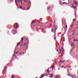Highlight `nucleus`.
Returning a JSON list of instances; mask_svg holds the SVG:
<instances>
[{"instance_id": "nucleus-51", "label": "nucleus", "mask_w": 78, "mask_h": 78, "mask_svg": "<svg viewBox=\"0 0 78 78\" xmlns=\"http://www.w3.org/2000/svg\"><path fill=\"white\" fill-rule=\"evenodd\" d=\"M0 78H1V77H0Z\"/></svg>"}, {"instance_id": "nucleus-5", "label": "nucleus", "mask_w": 78, "mask_h": 78, "mask_svg": "<svg viewBox=\"0 0 78 78\" xmlns=\"http://www.w3.org/2000/svg\"><path fill=\"white\" fill-rule=\"evenodd\" d=\"M53 74H51V75L49 76V77H53Z\"/></svg>"}, {"instance_id": "nucleus-29", "label": "nucleus", "mask_w": 78, "mask_h": 78, "mask_svg": "<svg viewBox=\"0 0 78 78\" xmlns=\"http://www.w3.org/2000/svg\"><path fill=\"white\" fill-rule=\"evenodd\" d=\"M23 9V10H26L25 9Z\"/></svg>"}, {"instance_id": "nucleus-1", "label": "nucleus", "mask_w": 78, "mask_h": 78, "mask_svg": "<svg viewBox=\"0 0 78 78\" xmlns=\"http://www.w3.org/2000/svg\"><path fill=\"white\" fill-rule=\"evenodd\" d=\"M18 26V24L16 23L14 24V27L15 28H19V27Z\"/></svg>"}, {"instance_id": "nucleus-52", "label": "nucleus", "mask_w": 78, "mask_h": 78, "mask_svg": "<svg viewBox=\"0 0 78 78\" xmlns=\"http://www.w3.org/2000/svg\"><path fill=\"white\" fill-rule=\"evenodd\" d=\"M77 41H78V40H77Z\"/></svg>"}, {"instance_id": "nucleus-30", "label": "nucleus", "mask_w": 78, "mask_h": 78, "mask_svg": "<svg viewBox=\"0 0 78 78\" xmlns=\"http://www.w3.org/2000/svg\"><path fill=\"white\" fill-rule=\"evenodd\" d=\"M61 62H63V60H61Z\"/></svg>"}, {"instance_id": "nucleus-10", "label": "nucleus", "mask_w": 78, "mask_h": 78, "mask_svg": "<svg viewBox=\"0 0 78 78\" xmlns=\"http://www.w3.org/2000/svg\"><path fill=\"white\" fill-rule=\"evenodd\" d=\"M50 7H48V10H49V9H50Z\"/></svg>"}, {"instance_id": "nucleus-21", "label": "nucleus", "mask_w": 78, "mask_h": 78, "mask_svg": "<svg viewBox=\"0 0 78 78\" xmlns=\"http://www.w3.org/2000/svg\"><path fill=\"white\" fill-rule=\"evenodd\" d=\"M75 20H76V19H74L73 20V21L74 22V21H75Z\"/></svg>"}, {"instance_id": "nucleus-4", "label": "nucleus", "mask_w": 78, "mask_h": 78, "mask_svg": "<svg viewBox=\"0 0 78 78\" xmlns=\"http://www.w3.org/2000/svg\"><path fill=\"white\" fill-rule=\"evenodd\" d=\"M59 53H61V48H59Z\"/></svg>"}, {"instance_id": "nucleus-3", "label": "nucleus", "mask_w": 78, "mask_h": 78, "mask_svg": "<svg viewBox=\"0 0 78 78\" xmlns=\"http://www.w3.org/2000/svg\"><path fill=\"white\" fill-rule=\"evenodd\" d=\"M23 38H21V42H22V43H23Z\"/></svg>"}, {"instance_id": "nucleus-13", "label": "nucleus", "mask_w": 78, "mask_h": 78, "mask_svg": "<svg viewBox=\"0 0 78 78\" xmlns=\"http://www.w3.org/2000/svg\"><path fill=\"white\" fill-rule=\"evenodd\" d=\"M65 29H67V25H66V27H65Z\"/></svg>"}, {"instance_id": "nucleus-50", "label": "nucleus", "mask_w": 78, "mask_h": 78, "mask_svg": "<svg viewBox=\"0 0 78 78\" xmlns=\"http://www.w3.org/2000/svg\"><path fill=\"white\" fill-rule=\"evenodd\" d=\"M75 15H76V14H75Z\"/></svg>"}, {"instance_id": "nucleus-44", "label": "nucleus", "mask_w": 78, "mask_h": 78, "mask_svg": "<svg viewBox=\"0 0 78 78\" xmlns=\"http://www.w3.org/2000/svg\"><path fill=\"white\" fill-rule=\"evenodd\" d=\"M21 54H22V53H20V55H21Z\"/></svg>"}, {"instance_id": "nucleus-15", "label": "nucleus", "mask_w": 78, "mask_h": 78, "mask_svg": "<svg viewBox=\"0 0 78 78\" xmlns=\"http://www.w3.org/2000/svg\"><path fill=\"white\" fill-rule=\"evenodd\" d=\"M5 70H6L7 69V67H5Z\"/></svg>"}, {"instance_id": "nucleus-34", "label": "nucleus", "mask_w": 78, "mask_h": 78, "mask_svg": "<svg viewBox=\"0 0 78 78\" xmlns=\"http://www.w3.org/2000/svg\"><path fill=\"white\" fill-rule=\"evenodd\" d=\"M68 76H71L69 74H68Z\"/></svg>"}, {"instance_id": "nucleus-37", "label": "nucleus", "mask_w": 78, "mask_h": 78, "mask_svg": "<svg viewBox=\"0 0 78 78\" xmlns=\"http://www.w3.org/2000/svg\"><path fill=\"white\" fill-rule=\"evenodd\" d=\"M55 78H58V76H56Z\"/></svg>"}, {"instance_id": "nucleus-25", "label": "nucleus", "mask_w": 78, "mask_h": 78, "mask_svg": "<svg viewBox=\"0 0 78 78\" xmlns=\"http://www.w3.org/2000/svg\"><path fill=\"white\" fill-rule=\"evenodd\" d=\"M35 22H36V21H34L32 22V23H34Z\"/></svg>"}, {"instance_id": "nucleus-7", "label": "nucleus", "mask_w": 78, "mask_h": 78, "mask_svg": "<svg viewBox=\"0 0 78 78\" xmlns=\"http://www.w3.org/2000/svg\"><path fill=\"white\" fill-rule=\"evenodd\" d=\"M54 67H54V66H51V68H52V69H54Z\"/></svg>"}, {"instance_id": "nucleus-12", "label": "nucleus", "mask_w": 78, "mask_h": 78, "mask_svg": "<svg viewBox=\"0 0 78 78\" xmlns=\"http://www.w3.org/2000/svg\"><path fill=\"white\" fill-rule=\"evenodd\" d=\"M47 72L48 73H50V71H49V69H47Z\"/></svg>"}, {"instance_id": "nucleus-16", "label": "nucleus", "mask_w": 78, "mask_h": 78, "mask_svg": "<svg viewBox=\"0 0 78 78\" xmlns=\"http://www.w3.org/2000/svg\"><path fill=\"white\" fill-rule=\"evenodd\" d=\"M74 4L75 5H77V3L76 2H75L74 3Z\"/></svg>"}, {"instance_id": "nucleus-38", "label": "nucleus", "mask_w": 78, "mask_h": 78, "mask_svg": "<svg viewBox=\"0 0 78 78\" xmlns=\"http://www.w3.org/2000/svg\"><path fill=\"white\" fill-rule=\"evenodd\" d=\"M56 39V37H54V39L55 40V39Z\"/></svg>"}, {"instance_id": "nucleus-2", "label": "nucleus", "mask_w": 78, "mask_h": 78, "mask_svg": "<svg viewBox=\"0 0 78 78\" xmlns=\"http://www.w3.org/2000/svg\"><path fill=\"white\" fill-rule=\"evenodd\" d=\"M44 76H45L44 75V74H42V75H41V78H43V77H44Z\"/></svg>"}, {"instance_id": "nucleus-35", "label": "nucleus", "mask_w": 78, "mask_h": 78, "mask_svg": "<svg viewBox=\"0 0 78 78\" xmlns=\"http://www.w3.org/2000/svg\"><path fill=\"white\" fill-rule=\"evenodd\" d=\"M64 66H62V68H63V67H64Z\"/></svg>"}, {"instance_id": "nucleus-40", "label": "nucleus", "mask_w": 78, "mask_h": 78, "mask_svg": "<svg viewBox=\"0 0 78 78\" xmlns=\"http://www.w3.org/2000/svg\"><path fill=\"white\" fill-rule=\"evenodd\" d=\"M20 1H21V3H22V0H20Z\"/></svg>"}, {"instance_id": "nucleus-20", "label": "nucleus", "mask_w": 78, "mask_h": 78, "mask_svg": "<svg viewBox=\"0 0 78 78\" xmlns=\"http://www.w3.org/2000/svg\"><path fill=\"white\" fill-rule=\"evenodd\" d=\"M17 2H18V3H20V1L19 0H17Z\"/></svg>"}, {"instance_id": "nucleus-18", "label": "nucleus", "mask_w": 78, "mask_h": 78, "mask_svg": "<svg viewBox=\"0 0 78 78\" xmlns=\"http://www.w3.org/2000/svg\"><path fill=\"white\" fill-rule=\"evenodd\" d=\"M20 9H22V6H20Z\"/></svg>"}, {"instance_id": "nucleus-39", "label": "nucleus", "mask_w": 78, "mask_h": 78, "mask_svg": "<svg viewBox=\"0 0 78 78\" xmlns=\"http://www.w3.org/2000/svg\"><path fill=\"white\" fill-rule=\"evenodd\" d=\"M48 76V74H46V76Z\"/></svg>"}, {"instance_id": "nucleus-19", "label": "nucleus", "mask_w": 78, "mask_h": 78, "mask_svg": "<svg viewBox=\"0 0 78 78\" xmlns=\"http://www.w3.org/2000/svg\"><path fill=\"white\" fill-rule=\"evenodd\" d=\"M14 53L15 54H17V53H18V52H15V51H14Z\"/></svg>"}, {"instance_id": "nucleus-11", "label": "nucleus", "mask_w": 78, "mask_h": 78, "mask_svg": "<svg viewBox=\"0 0 78 78\" xmlns=\"http://www.w3.org/2000/svg\"><path fill=\"white\" fill-rule=\"evenodd\" d=\"M53 28H52L51 30V31L52 32V33H53Z\"/></svg>"}, {"instance_id": "nucleus-47", "label": "nucleus", "mask_w": 78, "mask_h": 78, "mask_svg": "<svg viewBox=\"0 0 78 78\" xmlns=\"http://www.w3.org/2000/svg\"><path fill=\"white\" fill-rule=\"evenodd\" d=\"M13 56H14V54L13 55Z\"/></svg>"}, {"instance_id": "nucleus-23", "label": "nucleus", "mask_w": 78, "mask_h": 78, "mask_svg": "<svg viewBox=\"0 0 78 78\" xmlns=\"http://www.w3.org/2000/svg\"><path fill=\"white\" fill-rule=\"evenodd\" d=\"M15 3H17V0H15Z\"/></svg>"}, {"instance_id": "nucleus-8", "label": "nucleus", "mask_w": 78, "mask_h": 78, "mask_svg": "<svg viewBox=\"0 0 78 78\" xmlns=\"http://www.w3.org/2000/svg\"><path fill=\"white\" fill-rule=\"evenodd\" d=\"M66 40V39H65V38H63V42H65V41Z\"/></svg>"}, {"instance_id": "nucleus-22", "label": "nucleus", "mask_w": 78, "mask_h": 78, "mask_svg": "<svg viewBox=\"0 0 78 78\" xmlns=\"http://www.w3.org/2000/svg\"><path fill=\"white\" fill-rule=\"evenodd\" d=\"M30 7H31L30 6L29 7L28 9H27V10H28V9H30Z\"/></svg>"}, {"instance_id": "nucleus-41", "label": "nucleus", "mask_w": 78, "mask_h": 78, "mask_svg": "<svg viewBox=\"0 0 78 78\" xmlns=\"http://www.w3.org/2000/svg\"><path fill=\"white\" fill-rule=\"evenodd\" d=\"M23 3H22V2H21V5H23Z\"/></svg>"}, {"instance_id": "nucleus-45", "label": "nucleus", "mask_w": 78, "mask_h": 78, "mask_svg": "<svg viewBox=\"0 0 78 78\" xmlns=\"http://www.w3.org/2000/svg\"><path fill=\"white\" fill-rule=\"evenodd\" d=\"M77 29H78V27H77Z\"/></svg>"}, {"instance_id": "nucleus-27", "label": "nucleus", "mask_w": 78, "mask_h": 78, "mask_svg": "<svg viewBox=\"0 0 78 78\" xmlns=\"http://www.w3.org/2000/svg\"><path fill=\"white\" fill-rule=\"evenodd\" d=\"M74 8H75V9H76L77 7H74Z\"/></svg>"}, {"instance_id": "nucleus-49", "label": "nucleus", "mask_w": 78, "mask_h": 78, "mask_svg": "<svg viewBox=\"0 0 78 78\" xmlns=\"http://www.w3.org/2000/svg\"><path fill=\"white\" fill-rule=\"evenodd\" d=\"M62 36H61V37H62Z\"/></svg>"}, {"instance_id": "nucleus-36", "label": "nucleus", "mask_w": 78, "mask_h": 78, "mask_svg": "<svg viewBox=\"0 0 78 78\" xmlns=\"http://www.w3.org/2000/svg\"><path fill=\"white\" fill-rule=\"evenodd\" d=\"M73 8H74L75 7H74V5H73Z\"/></svg>"}, {"instance_id": "nucleus-48", "label": "nucleus", "mask_w": 78, "mask_h": 78, "mask_svg": "<svg viewBox=\"0 0 78 78\" xmlns=\"http://www.w3.org/2000/svg\"><path fill=\"white\" fill-rule=\"evenodd\" d=\"M63 1H65V0H63Z\"/></svg>"}, {"instance_id": "nucleus-14", "label": "nucleus", "mask_w": 78, "mask_h": 78, "mask_svg": "<svg viewBox=\"0 0 78 78\" xmlns=\"http://www.w3.org/2000/svg\"><path fill=\"white\" fill-rule=\"evenodd\" d=\"M73 41H78V40L74 39L73 40Z\"/></svg>"}, {"instance_id": "nucleus-6", "label": "nucleus", "mask_w": 78, "mask_h": 78, "mask_svg": "<svg viewBox=\"0 0 78 78\" xmlns=\"http://www.w3.org/2000/svg\"><path fill=\"white\" fill-rule=\"evenodd\" d=\"M74 46V43H73L71 44V47H73Z\"/></svg>"}, {"instance_id": "nucleus-31", "label": "nucleus", "mask_w": 78, "mask_h": 78, "mask_svg": "<svg viewBox=\"0 0 78 78\" xmlns=\"http://www.w3.org/2000/svg\"><path fill=\"white\" fill-rule=\"evenodd\" d=\"M71 76V77L73 78V76Z\"/></svg>"}, {"instance_id": "nucleus-17", "label": "nucleus", "mask_w": 78, "mask_h": 78, "mask_svg": "<svg viewBox=\"0 0 78 78\" xmlns=\"http://www.w3.org/2000/svg\"><path fill=\"white\" fill-rule=\"evenodd\" d=\"M57 28H58V27H56V26H55V30H57Z\"/></svg>"}, {"instance_id": "nucleus-32", "label": "nucleus", "mask_w": 78, "mask_h": 78, "mask_svg": "<svg viewBox=\"0 0 78 78\" xmlns=\"http://www.w3.org/2000/svg\"><path fill=\"white\" fill-rule=\"evenodd\" d=\"M24 2H27V1H26V0H24Z\"/></svg>"}, {"instance_id": "nucleus-43", "label": "nucleus", "mask_w": 78, "mask_h": 78, "mask_svg": "<svg viewBox=\"0 0 78 78\" xmlns=\"http://www.w3.org/2000/svg\"><path fill=\"white\" fill-rule=\"evenodd\" d=\"M57 51H58V50L57 49Z\"/></svg>"}, {"instance_id": "nucleus-42", "label": "nucleus", "mask_w": 78, "mask_h": 78, "mask_svg": "<svg viewBox=\"0 0 78 78\" xmlns=\"http://www.w3.org/2000/svg\"><path fill=\"white\" fill-rule=\"evenodd\" d=\"M55 20H54V23H55Z\"/></svg>"}, {"instance_id": "nucleus-33", "label": "nucleus", "mask_w": 78, "mask_h": 78, "mask_svg": "<svg viewBox=\"0 0 78 78\" xmlns=\"http://www.w3.org/2000/svg\"><path fill=\"white\" fill-rule=\"evenodd\" d=\"M63 47H62V50L63 49Z\"/></svg>"}, {"instance_id": "nucleus-24", "label": "nucleus", "mask_w": 78, "mask_h": 78, "mask_svg": "<svg viewBox=\"0 0 78 78\" xmlns=\"http://www.w3.org/2000/svg\"><path fill=\"white\" fill-rule=\"evenodd\" d=\"M67 4V3H66V2H63V4Z\"/></svg>"}, {"instance_id": "nucleus-46", "label": "nucleus", "mask_w": 78, "mask_h": 78, "mask_svg": "<svg viewBox=\"0 0 78 78\" xmlns=\"http://www.w3.org/2000/svg\"><path fill=\"white\" fill-rule=\"evenodd\" d=\"M26 40H27V38H26Z\"/></svg>"}, {"instance_id": "nucleus-9", "label": "nucleus", "mask_w": 78, "mask_h": 78, "mask_svg": "<svg viewBox=\"0 0 78 78\" xmlns=\"http://www.w3.org/2000/svg\"><path fill=\"white\" fill-rule=\"evenodd\" d=\"M12 78H14V75H12Z\"/></svg>"}, {"instance_id": "nucleus-26", "label": "nucleus", "mask_w": 78, "mask_h": 78, "mask_svg": "<svg viewBox=\"0 0 78 78\" xmlns=\"http://www.w3.org/2000/svg\"><path fill=\"white\" fill-rule=\"evenodd\" d=\"M20 44V43H18L17 44V45H19Z\"/></svg>"}, {"instance_id": "nucleus-28", "label": "nucleus", "mask_w": 78, "mask_h": 78, "mask_svg": "<svg viewBox=\"0 0 78 78\" xmlns=\"http://www.w3.org/2000/svg\"><path fill=\"white\" fill-rule=\"evenodd\" d=\"M63 61V62H65V60H64Z\"/></svg>"}]
</instances>
